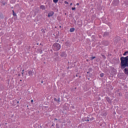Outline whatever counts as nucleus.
Returning <instances> with one entry per match:
<instances>
[{
    "label": "nucleus",
    "mask_w": 128,
    "mask_h": 128,
    "mask_svg": "<svg viewBox=\"0 0 128 128\" xmlns=\"http://www.w3.org/2000/svg\"><path fill=\"white\" fill-rule=\"evenodd\" d=\"M120 62V68L122 70H124V68L128 66V56L126 57H121Z\"/></svg>",
    "instance_id": "nucleus-1"
},
{
    "label": "nucleus",
    "mask_w": 128,
    "mask_h": 128,
    "mask_svg": "<svg viewBox=\"0 0 128 128\" xmlns=\"http://www.w3.org/2000/svg\"><path fill=\"white\" fill-rule=\"evenodd\" d=\"M53 48L55 50H60V45L58 44L55 43L53 45Z\"/></svg>",
    "instance_id": "nucleus-2"
},
{
    "label": "nucleus",
    "mask_w": 128,
    "mask_h": 128,
    "mask_svg": "<svg viewBox=\"0 0 128 128\" xmlns=\"http://www.w3.org/2000/svg\"><path fill=\"white\" fill-rule=\"evenodd\" d=\"M28 74L30 76H34L36 74V70H30L29 72H28Z\"/></svg>",
    "instance_id": "nucleus-3"
},
{
    "label": "nucleus",
    "mask_w": 128,
    "mask_h": 128,
    "mask_svg": "<svg viewBox=\"0 0 128 128\" xmlns=\"http://www.w3.org/2000/svg\"><path fill=\"white\" fill-rule=\"evenodd\" d=\"M119 2H120L118 1V0H114L112 2V6H118Z\"/></svg>",
    "instance_id": "nucleus-4"
},
{
    "label": "nucleus",
    "mask_w": 128,
    "mask_h": 128,
    "mask_svg": "<svg viewBox=\"0 0 128 128\" xmlns=\"http://www.w3.org/2000/svg\"><path fill=\"white\" fill-rule=\"evenodd\" d=\"M54 12H50L48 13V18H50V16H54Z\"/></svg>",
    "instance_id": "nucleus-5"
},
{
    "label": "nucleus",
    "mask_w": 128,
    "mask_h": 128,
    "mask_svg": "<svg viewBox=\"0 0 128 128\" xmlns=\"http://www.w3.org/2000/svg\"><path fill=\"white\" fill-rule=\"evenodd\" d=\"M124 72L126 76H128V68H125L124 70Z\"/></svg>",
    "instance_id": "nucleus-6"
},
{
    "label": "nucleus",
    "mask_w": 128,
    "mask_h": 128,
    "mask_svg": "<svg viewBox=\"0 0 128 128\" xmlns=\"http://www.w3.org/2000/svg\"><path fill=\"white\" fill-rule=\"evenodd\" d=\"M40 8L41 9V10H46V6H40Z\"/></svg>",
    "instance_id": "nucleus-7"
},
{
    "label": "nucleus",
    "mask_w": 128,
    "mask_h": 128,
    "mask_svg": "<svg viewBox=\"0 0 128 128\" xmlns=\"http://www.w3.org/2000/svg\"><path fill=\"white\" fill-rule=\"evenodd\" d=\"M61 56H66V54L64 52H62L61 54Z\"/></svg>",
    "instance_id": "nucleus-8"
},
{
    "label": "nucleus",
    "mask_w": 128,
    "mask_h": 128,
    "mask_svg": "<svg viewBox=\"0 0 128 128\" xmlns=\"http://www.w3.org/2000/svg\"><path fill=\"white\" fill-rule=\"evenodd\" d=\"M70 32H74V28H70Z\"/></svg>",
    "instance_id": "nucleus-9"
},
{
    "label": "nucleus",
    "mask_w": 128,
    "mask_h": 128,
    "mask_svg": "<svg viewBox=\"0 0 128 128\" xmlns=\"http://www.w3.org/2000/svg\"><path fill=\"white\" fill-rule=\"evenodd\" d=\"M12 15L14 16H16V14L14 10H12Z\"/></svg>",
    "instance_id": "nucleus-10"
},
{
    "label": "nucleus",
    "mask_w": 128,
    "mask_h": 128,
    "mask_svg": "<svg viewBox=\"0 0 128 128\" xmlns=\"http://www.w3.org/2000/svg\"><path fill=\"white\" fill-rule=\"evenodd\" d=\"M60 98H58L57 100V102H58V104H60Z\"/></svg>",
    "instance_id": "nucleus-11"
},
{
    "label": "nucleus",
    "mask_w": 128,
    "mask_h": 128,
    "mask_svg": "<svg viewBox=\"0 0 128 128\" xmlns=\"http://www.w3.org/2000/svg\"><path fill=\"white\" fill-rule=\"evenodd\" d=\"M58 36H60V32H58V34H56V38H58Z\"/></svg>",
    "instance_id": "nucleus-12"
},
{
    "label": "nucleus",
    "mask_w": 128,
    "mask_h": 128,
    "mask_svg": "<svg viewBox=\"0 0 128 128\" xmlns=\"http://www.w3.org/2000/svg\"><path fill=\"white\" fill-rule=\"evenodd\" d=\"M53 2L54 4H56L58 2V0H53Z\"/></svg>",
    "instance_id": "nucleus-13"
},
{
    "label": "nucleus",
    "mask_w": 128,
    "mask_h": 128,
    "mask_svg": "<svg viewBox=\"0 0 128 128\" xmlns=\"http://www.w3.org/2000/svg\"><path fill=\"white\" fill-rule=\"evenodd\" d=\"M94 58H96V56H93L90 58L91 60H94Z\"/></svg>",
    "instance_id": "nucleus-14"
},
{
    "label": "nucleus",
    "mask_w": 128,
    "mask_h": 128,
    "mask_svg": "<svg viewBox=\"0 0 128 128\" xmlns=\"http://www.w3.org/2000/svg\"><path fill=\"white\" fill-rule=\"evenodd\" d=\"M118 76H124V74L120 73V74H118Z\"/></svg>",
    "instance_id": "nucleus-15"
},
{
    "label": "nucleus",
    "mask_w": 128,
    "mask_h": 128,
    "mask_svg": "<svg viewBox=\"0 0 128 128\" xmlns=\"http://www.w3.org/2000/svg\"><path fill=\"white\" fill-rule=\"evenodd\" d=\"M104 36H108V32H105L104 34Z\"/></svg>",
    "instance_id": "nucleus-16"
},
{
    "label": "nucleus",
    "mask_w": 128,
    "mask_h": 128,
    "mask_svg": "<svg viewBox=\"0 0 128 128\" xmlns=\"http://www.w3.org/2000/svg\"><path fill=\"white\" fill-rule=\"evenodd\" d=\"M126 54H128V51L126 52L124 54V56H126Z\"/></svg>",
    "instance_id": "nucleus-17"
},
{
    "label": "nucleus",
    "mask_w": 128,
    "mask_h": 128,
    "mask_svg": "<svg viewBox=\"0 0 128 128\" xmlns=\"http://www.w3.org/2000/svg\"><path fill=\"white\" fill-rule=\"evenodd\" d=\"M100 76L101 78H102V76H104V74L103 73H102L101 74H100Z\"/></svg>",
    "instance_id": "nucleus-18"
},
{
    "label": "nucleus",
    "mask_w": 128,
    "mask_h": 128,
    "mask_svg": "<svg viewBox=\"0 0 128 128\" xmlns=\"http://www.w3.org/2000/svg\"><path fill=\"white\" fill-rule=\"evenodd\" d=\"M106 100H108V102H110V98H106Z\"/></svg>",
    "instance_id": "nucleus-19"
},
{
    "label": "nucleus",
    "mask_w": 128,
    "mask_h": 128,
    "mask_svg": "<svg viewBox=\"0 0 128 128\" xmlns=\"http://www.w3.org/2000/svg\"><path fill=\"white\" fill-rule=\"evenodd\" d=\"M72 10H75L76 8H72Z\"/></svg>",
    "instance_id": "nucleus-20"
},
{
    "label": "nucleus",
    "mask_w": 128,
    "mask_h": 128,
    "mask_svg": "<svg viewBox=\"0 0 128 128\" xmlns=\"http://www.w3.org/2000/svg\"><path fill=\"white\" fill-rule=\"evenodd\" d=\"M64 4H68V2L66 1L64 2Z\"/></svg>",
    "instance_id": "nucleus-21"
},
{
    "label": "nucleus",
    "mask_w": 128,
    "mask_h": 128,
    "mask_svg": "<svg viewBox=\"0 0 128 128\" xmlns=\"http://www.w3.org/2000/svg\"><path fill=\"white\" fill-rule=\"evenodd\" d=\"M41 32H45L44 30V29H42L41 30Z\"/></svg>",
    "instance_id": "nucleus-22"
},
{
    "label": "nucleus",
    "mask_w": 128,
    "mask_h": 128,
    "mask_svg": "<svg viewBox=\"0 0 128 128\" xmlns=\"http://www.w3.org/2000/svg\"><path fill=\"white\" fill-rule=\"evenodd\" d=\"M54 102H58V100L56 98H54Z\"/></svg>",
    "instance_id": "nucleus-23"
},
{
    "label": "nucleus",
    "mask_w": 128,
    "mask_h": 128,
    "mask_svg": "<svg viewBox=\"0 0 128 128\" xmlns=\"http://www.w3.org/2000/svg\"><path fill=\"white\" fill-rule=\"evenodd\" d=\"M94 118H90V120H94Z\"/></svg>",
    "instance_id": "nucleus-24"
},
{
    "label": "nucleus",
    "mask_w": 128,
    "mask_h": 128,
    "mask_svg": "<svg viewBox=\"0 0 128 128\" xmlns=\"http://www.w3.org/2000/svg\"><path fill=\"white\" fill-rule=\"evenodd\" d=\"M2 4H3L4 6H5V4H6V2L2 3Z\"/></svg>",
    "instance_id": "nucleus-25"
},
{
    "label": "nucleus",
    "mask_w": 128,
    "mask_h": 128,
    "mask_svg": "<svg viewBox=\"0 0 128 128\" xmlns=\"http://www.w3.org/2000/svg\"><path fill=\"white\" fill-rule=\"evenodd\" d=\"M85 122H90V120H88V119L87 120H85Z\"/></svg>",
    "instance_id": "nucleus-26"
},
{
    "label": "nucleus",
    "mask_w": 128,
    "mask_h": 128,
    "mask_svg": "<svg viewBox=\"0 0 128 128\" xmlns=\"http://www.w3.org/2000/svg\"><path fill=\"white\" fill-rule=\"evenodd\" d=\"M103 56V58H106V56H104L102 55Z\"/></svg>",
    "instance_id": "nucleus-27"
},
{
    "label": "nucleus",
    "mask_w": 128,
    "mask_h": 128,
    "mask_svg": "<svg viewBox=\"0 0 128 128\" xmlns=\"http://www.w3.org/2000/svg\"><path fill=\"white\" fill-rule=\"evenodd\" d=\"M76 4V6H80V4H78V3H77Z\"/></svg>",
    "instance_id": "nucleus-28"
},
{
    "label": "nucleus",
    "mask_w": 128,
    "mask_h": 128,
    "mask_svg": "<svg viewBox=\"0 0 128 128\" xmlns=\"http://www.w3.org/2000/svg\"><path fill=\"white\" fill-rule=\"evenodd\" d=\"M31 102H34V100H31Z\"/></svg>",
    "instance_id": "nucleus-29"
},
{
    "label": "nucleus",
    "mask_w": 128,
    "mask_h": 128,
    "mask_svg": "<svg viewBox=\"0 0 128 128\" xmlns=\"http://www.w3.org/2000/svg\"><path fill=\"white\" fill-rule=\"evenodd\" d=\"M56 128H58V124H56Z\"/></svg>",
    "instance_id": "nucleus-30"
},
{
    "label": "nucleus",
    "mask_w": 128,
    "mask_h": 128,
    "mask_svg": "<svg viewBox=\"0 0 128 128\" xmlns=\"http://www.w3.org/2000/svg\"><path fill=\"white\" fill-rule=\"evenodd\" d=\"M54 120H58V119H56V118H54Z\"/></svg>",
    "instance_id": "nucleus-31"
},
{
    "label": "nucleus",
    "mask_w": 128,
    "mask_h": 128,
    "mask_svg": "<svg viewBox=\"0 0 128 128\" xmlns=\"http://www.w3.org/2000/svg\"><path fill=\"white\" fill-rule=\"evenodd\" d=\"M70 6H72V3H71V4H70Z\"/></svg>",
    "instance_id": "nucleus-32"
},
{
    "label": "nucleus",
    "mask_w": 128,
    "mask_h": 128,
    "mask_svg": "<svg viewBox=\"0 0 128 128\" xmlns=\"http://www.w3.org/2000/svg\"><path fill=\"white\" fill-rule=\"evenodd\" d=\"M54 126V124H52V126Z\"/></svg>",
    "instance_id": "nucleus-33"
},
{
    "label": "nucleus",
    "mask_w": 128,
    "mask_h": 128,
    "mask_svg": "<svg viewBox=\"0 0 128 128\" xmlns=\"http://www.w3.org/2000/svg\"><path fill=\"white\" fill-rule=\"evenodd\" d=\"M17 103H18V104H20V102L18 101V102H17Z\"/></svg>",
    "instance_id": "nucleus-34"
},
{
    "label": "nucleus",
    "mask_w": 128,
    "mask_h": 128,
    "mask_svg": "<svg viewBox=\"0 0 128 128\" xmlns=\"http://www.w3.org/2000/svg\"><path fill=\"white\" fill-rule=\"evenodd\" d=\"M56 54V56H58V53Z\"/></svg>",
    "instance_id": "nucleus-35"
},
{
    "label": "nucleus",
    "mask_w": 128,
    "mask_h": 128,
    "mask_svg": "<svg viewBox=\"0 0 128 128\" xmlns=\"http://www.w3.org/2000/svg\"><path fill=\"white\" fill-rule=\"evenodd\" d=\"M87 74H90V72H87Z\"/></svg>",
    "instance_id": "nucleus-36"
},
{
    "label": "nucleus",
    "mask_w": 128,
    "mask_h": 128,
    "mask_svg": "<svg viewBox=\"0 0 128 128\" xmlns=\"http://www.w3.org/2000/svg\"><path fill=\"white\" fill-rule=\"evenodd\" d=\"M68 68H70V67H68Z\"/></svg>",
    "instance_id": "nucleus-37"
},
{
    "label": "nucleus",
    "mask_w": 128,
    "mask_h": 128,
    "mask_svg": "<svg viewBox=\"0 0 128 128\" xmlns=\"http://www.w3.org/2000/svg\"><path fill=\"white\" fill-rule=\"evenodd\" d=\"M60 28H62V26H60Z\"/></svg>",
    "instance_id": "nucleus-38"
},
{
    "label": "nucleus",
    "mask_w": 128,
    "mask_h": 128,
    "mask_svg": "<svg viewBox=\"0 0 128 128\" xmlns=\"http://www.w3.org/2000/svg\"><path fill=\"white\" fill-rule=\"evenodd\" d=\"M22 74H24V72H22Z\"/></svg>",
    "instance_id": "nucleus-39"
},
{
    "label": "nucleus",
    "mask_w": 128,
    "mask_h": 128,
    "mask_svg": "<svg viewBox=\"0 0 128 128\" xmlns=\"http://www.w3.org/2000/svg\"><path fill=\"white\" fill-rule=\"evenodd\" d=\"M24 70H22V72H24Z\"/></svg>",
    "instance_id": "nucleus-40"
},
{
    "label": "nucleus",
    "mask_w": 128,
    "mask_h": 128,
    "mask_svg": "<svg viewBox=\"0 0 128 128\" xmlns=\"http://www.w3.org/2000/svg\"><path fill=\"white\" fill-rule=\"evenodd\" d=\"M54 36H55L54 34Z\"/></svg>",
    "instance_id": "nucleus-41"
},
{
    "label": "nucleus",
    "mask_w": 128,
    "mask_h": 128,
    "mask_svg": "<svg viewBox=\"0 0 128 128\" xmlns=\"http://www.w3.org/2000/svg\"><path fill=\"white\" fill-rule=\"evenodd\" d=\"M76 76H78V75H76Z\"/></svg>",
    "instance_id": "nucleus-42"
},
{
    "label": "nucleus",
    "mask_w": 128,
    "mask_h": 128,
    "mask_svg": "<svg viewBox=\"0 0 128 128\" xmlns=\"http://www.w3.org/2000/svg\"><path fill=\"white\" fill-rule=\"evenodd\" d=\"M88 80H90V78H88Z\"/></svg>",
    "instance_id": "nucleus-43"
},
{
    "label": "nucleus",
    "mask_w": 128,
    "mask_h": 128,
    "mask_svg": "<svg viewBox=\"0 0 128 128\" xmlns=\"http://www.w3.org/2000/svg\"><path fill=\"white\" fill-rule=\"evenodd\" d=\"M20 82H22V80H20Z\"/></svg>",
    "instance_id": "nucleus-44"
},
{
    "label": "nucleus",
    "mask_w": 128,
    "mask_h": 128,
    "mask_svg": "<svg viewBox=\"0 0 128 128\" xmlns=\"http://www.w3.org/2000/svg\"><path fill=\"white\" fill-rule=\"evenodd\" d=\"M57 128H60L59 127H58Z\"/></svg>",
    "instance_id": "nucleus-45"
}]
</instances>
